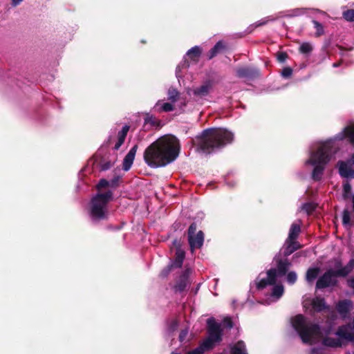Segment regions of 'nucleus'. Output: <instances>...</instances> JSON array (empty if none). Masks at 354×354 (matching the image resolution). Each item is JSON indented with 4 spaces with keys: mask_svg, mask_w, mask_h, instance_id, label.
I'll use <instances>...</instances> for the list:
<instances>
[{
    "mask_svg": "<svg viewBox=\"0 0 354 354\" xmlns=\"http://www.w3.org/2000/svg\"><path fill=\"white\" fill-rule=\"evenodd\" d=\"M290 324L305 344H313L321 342L324 347H341L344 344V340L354 343V333L350 331L348 325L339 327L335 333L338 337L323 338L324 333L321 328L317 324L309 322L302 315L292 317L290 319Z\"/></svg>",
    "mask_w": 354,
    "mask_h": 354,
    "instance_id": "obj_1",
    "label": "nucleus"
},
{
    "mask_svg": "<svg viewBox=\"0 0 354 354\" xmlns=\"http://www.w3.org/2000/svg\"><path fill=\"white\" fill-rule=\"evenodd\" d=\"M345 138H348L350 143L354 145V124L344 127L333 138L319 142L310 147L305 165L313 167L311 177L314 180H322L327 165L335 159V142Z\"/></svg>",
    "mask_w": 354,
    "mask_h": 354,
    "instance_id": "obj_2",
    "label": "nucleus"
},
{
    "mask_svg": "<svg viewBox=\"0 0 354 354\" xmlns=\"http://www.w3.org/2000/svg\"><path fill=\"white\" fill-rule=\"evenodd\" d=\"M180 145L173 135H165L151 143L145 151L144 159L152 168L165 167L179 156Z\"/></svg>",
    "mask_w": 354,
    "mask_h": 354,
    "instance_id": "obj_3",
    "label": "nucleus"
},
{
    "mask_svg": "<svg viewBox=\"0 0 354 354\" xmlns=\"http://www.w3.org/2000/svg\"><path fill=\"white\" fill-rule=\"evenodd\" d=\"M118 181V178L111 181L101 179L97 185L98 193L91 198L88 207V214L92 221L98 222L109 218L108 203L113 199V193L110 189L104 192L103 189L115 187Z\"/></svg>",
    "mask_w": 354,
    "mask_h": 354,
    "instance_id": "obj_4",
    "label": "nucleus"
},
{
    "mask_svg": "<svg viewBox=\"0 0 354 354\" xmlns=\"http://www.w3.org/2000/svg\"><path fill=\"white\" fill-rule=\"evenodd\" d=\"M290 263L286 259L280 260L277 264V267L270 269L265 276L259 274L257 279L256 283L258 289L271 286V293L269 297L268 304L277 301L283 294L284 289L281 285L280 279L283 277L290 266Z\"/></svg>",
    "mask_w": 354,
    "mask_h": 354,
    "instance_id": "obj_5",
    "label": "nucleus"
},
{
    "mask_svg": "<svg viewBox=\"0 0 354 354\" xmlns=\"http://www.w3.org/2000/svg\"><path fill=\"white\" fill-rule=\"evenodd\" d=\"M233 138V133L225 129L212 128L204 130L194 142L202 151L209 153L231 143Z\"/></svg>",
    "mask_w": 354,
    "mask_h": 354,
    "instance_id": "obj_6",
    "label": "nucleus"
},
{
    "mask_svg": "<svg viewBox=\"0 0 354 354\" xmlns=\"http://www.w3.org/2000/svg\"><path fill=\"white\" fill-rule=\"evenodd\" d=\"M336 277L335 270H329L318 279L316 286L317 288H324L334 286L336 283Z\"/></svg>",
    "mask_w": 354,
    "mask_h": 354,
    "instance_id": "obj_7",
    "label": "nucleus"
},
{
    "mask_svg": "<svg viewBox=\"0 0 354 354\" xmlns=\"http://www.w3.org/2000/svg\"><path fill=\"white\" fill-rule=\"evenodd\" d=\"M212 88V83L210 81L205 82L201 86L189 88L187 94L189 96H193L195 98H202L207 96Z\"/></svg>",
    "mask_w": 354,
    "mask_h": 354,
    "instance_id": "obj_8",
    "label": "nucleus"
},
{
    "mask_svg": "<svg viewBox=\"0 0 354 354\" xmlns=\"http://www.w3.org/2000/svg\"><path fill=\"white\" fill-rule=\"evenodd\" d=\"M339 173L346 178H354V167L348 160L337 162Z\"/></svg>",
    "mask_w": 354,
    "mask_h": 354,
    "instance_id": "obj_9",
    "label": "nucleus"
},
{
    "mask_svg": "<svg viewBox=\"0 0 354 354\" xmlns=\"http://www.w3.org/2000/svg\"><path fill=\"white\" fill-rule=\"evenodd\" d=\"M172 245V248L176 249V259L171 267L180 268L185 259V251L180 248V241L177 239L173 241Z\"/></svg>",
    "mask_w": 354,
    "mask_h": 354,
    "instance_id": "obj_10",
    "label": "nucleus"
},
{
    "mask_svg": "<svg viewBox=\"0 0 354 354\" xmlns=\"http://www.w3.org/2000/svg\"><path fill=\"white\" fill-rule=\"evenodd\" d=\"M188 241L191 250L193 252L195 249H199L203 246L204 242V234L200 230L196 235L189 237Z\"/></svg>",
    "mask_w": 354,
    "mask_h": 354,
    "instance_id": "obj_11",
    "label": "nucleus"
},
{
    "mask_svg": "<svg viewBox=\"0 0 354 354\" xmlns=\"http://www.w3.org/2000/svg\"><path fill=\"white\" fill-rule=\"evenodd\" d=\"M138 149V145H135L126 155L123 160V169L128 171L131 168Z\"/></svg>",
    "mask_w": 354,
    "mask_h": 354,
    "instance_id": "obj_12",
    "label": "nucleus"
},
{
    "mask_svg": "<svg viewBox=\"0 0 354 354\" xmlns=\"http://www.w3.org/2000/svg\"><path fill=\"white\" fill-rule=\"evenodd\" d=\"M258 74V71L256 68L250 67H243L236 71V75L239 77L252 78Z\"/></svg>",
    "mask_w": 354,
    "mask_h": 354,
    "instance_id": "obj_13",
    "label": "nucleus"
},
{
    "mask_svg": "<svg viewBox=\"0 0 354 354\" xmlns=\"http://www.w3.org/2000/svg\"><path fill=\"white\" fill-rule=\"evenodd\" d=\"M301 247L300 244L295 240L286 239L284 244L283 254L289 256Z\"/></svg>",
    "mask_w": 354,
    "mask_h": 354,
    "instance_id": "obj_14",
    "label": "nucleus"
},
{
    "mask_svg": "<svg viewBox=\"0 0 354 354\" xmlns=\"http://www.w3.org/2000/svg\"><path fill=\"white\" fill-rule=\"evenodd\" d=\"M354 268V259H351L344 267L335 270L337 277H345L348 275Z\"/></svg>",
    "mask_w": 354,
    "mask_h": 354,
    "instance_id": "obj_15",
    "label": "nucleus"
},
{
    "mask_svg": "<svg viewBox=\"0 0 354 354\" xmlns=\"http://www.w3.org/2000/svg\"><path fill=\"white\" fill-rule=\"evenodd\" d=\"M153 109L157 112H169L174 110V106L169 102H162L159 100L153 106Z\"/></svg>",
    "mask_w": 354,
    "mask_h": 354,
    "instance_id": "obj_16",
    "label": "nucleus"
},
{
    "mask_svg": "<svg viewBox=\"0 0 354 354\" xmlns=\"http://www.w3.org/2000/svg\"><path fill=\"white\" fill-rule=\"evenodd\" d=\"M129 127L127 125H125L122 127V130L118 132V141L115 143L113 149L115 150H118L121 145L124 143V141L125 140V138L127 136V134L129 131Z\"/></svg>",
    "mask_w": 354,
    "mask_h": 354,
    "instance_id": "obj_17",
    "label": "nucleus"
},
{
    "mask_svg": "<svg viewBox=\"0 0 354 354\" xmlns=\"http://www.w3.org/2000/svg\"><path fill=\"white\" fill-rule=\"evenodd\" d=\"M230 354H248L245 345L243 341H239L231 348Z\"/></svg>",
    "mask_w": 354,
    "mask_h": 354,
    "instance_id": "obj_18",
    "label": "nucleus"
},
{
    "mask_svg": "<svg viewBox=\"0 0 354 354\" xmlns=\"http://www.w3.org/2000/svg\"><path fill=\"white\" fill-rule=\"evenodd\" d=\"M311 305L313 306V310L316 312H319L326 308L324 299L318 297L314 298L312 300Z\"/></svg>",
    "mask_w": 354,
    "mask_h": 354,
    "instance_id": "obj_19",
    "label": "nucleus"
},
{
    "mask_svg": "<svg viewBox=\"0 0 354 354\" xmlns=\"http://www.w3.org/2000/svg\"><path fill=\"white\" fill-rule=\"evenodd\" d=\"M352 303L349 300H343L339 301L337 305V309L340 314H346L348 312Z\"/></svg>",
    "mask_w": 354,
    "mask_h": 354,
    "instance_id": "obj_20",
    "label": "nucleus"
},
{
    "mask_svg": "<svg viewBox=\"0 0 354 354\" xmlns=\"http://www.w3.org/2000/svg\"><path fill=\"white\" fill-rule=\"evenodd\" d=\"M301 231V227L299 224L292 223L290 226L288 239L289 240H296L299 232Z\"/></svg>",
    "mask_w": 354,
    "mask_h": 354,
    "instance_id": "obj_21",
    "label": "nucleus"
},
{
    "mask_svg": "<svg viewBox=\"0 0 354 354\" xmlns=\"http://www.w3.org/2000/svg\"><path fill=\"white\" fill-rule=\"evenodd\" d=\"M319 273V269L317 268H309L306 273V280L308 282L313 281L318 276Z\"/></svg>",
    "mask_w": 354,
    "mask_h": 354,
    "instance_id": "obj_22",
    "label": "nucleus"
},
{
    "mask_svg": "<svg viewBox=\"0 0 354 354\" xmlns=\"http://www.w3.org/2000/svg\"><path fill=\"white\" fill-rule=\"evenodd\" d=\"M168 100L171 102H176L178 100L180 94L174 88H169L167 92Z\"/></svg>",
    "mask_w": 354,
    "mask_h": 354,
    "instance_id": "obj_23",
    "label": "nucleus"
},
{
    "mask_svg": "<svg viewBox=\"0 0 354 354\" xmlns=\"http://www.w3.org/2000/svg\"><path fill=\"white\" fill-rule=\"evenodd\" d=\"M342 223L346 227H349L352 225L351 214L348 210L343 212Z\"/></svg>",
    "mask_w": 354,
    "mask_h": 354,
    "instance_id": "obj_24",
    "label": "nucleus"
},
{
    "mask_svg": "<svg viewBox=\"0 0 354 354\" xmlns=\"http://www.w3.org/2000/svg\"><path fill=\"white\" fill-rule=\"evenodd\" d=\"M224 48L222 41H218L209 51V59L214 57L221 50Z\"/></svg>",
    "mask_w": 354,
    "mask_h": 354,
    "instance_id": "obj_25",
    "label": "nucleus"
},
{
    "mask_svg": "<svg viewBox=\"0 0 354 354\" xmlns=\"http://www.w3.org/2000/svg\"><path fill=\"white\" fill-rule=\"evenodd\" d=\"M201 53V50L200 47L198 46H195L192 47V48H190L187 52V55L191 57L192 58H196L200 56Z\"/></svg>",
    "mask_w": 354,
    "mask_h": 354,
    "instance_id": "obj_26",
    "label": "nucleus"
},
{
    "mask_svg": "<svg viewBox=\"0 0 354 354\" xmlns=\"http://www.w3.org/2000/svg\"><path fill=\"white\" fill-rule=\"evenodd\" d=\"M313 47L310 43L304 42L299 46V51L301 53L307 54L312 51Z\"/></svg>",
    "mask_w": 354,
    "mask_h": 354,
    "instance_id": "obj_27",
    "label": "nucleus"
},
{
    "mask_svg": "<svg viewBox=\"0 0 354 354\" xmlns=\"http://www.w3.org/2000/svg\"><path fill=\"white\" fill-rule=\"evenodd\" d=\"M343 17L348 21H354V10H347L343 12Z\"/></svg>",
    "mask_w": 354,
    "mask_h": 354,
    "instance_id": "obj_28",
    "label": "nucleus"
},
{
    "mask_svg": "<svg viewBox=\"0 0 354 354\" xmlns=\"http://www.w3.org/2000/svg\"><path fill=\"white\" fill-rule=\"evenodd\" d=\"M315 207V206L314 204L310 203H306L303 204L301 209L304 210L307 214H310L311 212L314 210Z\"/></svg>",
    "mask_w": 354,
    "mask_h": 354,
    "instance_id": "obj_29",
    "label": "nucleus"
},
{
    "mask_svg": "<svg viewBox=\"0 0 354 354\" xmlns=\"http://www.w3.org/2000/svg\"><path fill=\"white\" fill-rule=\"evenodd\" d=\"M297 279V275L295 272H290L287 274V281L290 284H293Z\"/></svg>",
    "mask_w": 354,
    "mask_h": 354,
    "instance_id": "obj_30",
    "label": "nucleus"
},
{
    "mask_svg": "<svg viewBox=\"0 0 354 354\" xmlns=\"http://www.w3.org/2000/svg\"><path fill=\"white\" fill-rule=\"evenodd\" d=\"M326 348L322 344V346L313 348L310 354H326Z\"/></svg>",
    "mask_w": 354,
    "mask_h": 354,
    "instance_id": "obj_31",
    "label": "nucleus"
},
{
    "mask_svg": "<svg viewBox=\"0 0 354 354\" xmlns=\"http://www.w3.org/2000/svg\"><path fill=\"white\" fill-rule=\"evenodd\" d=\"M313 23L314 24V27L317 30V35H320L324 32L323 26L321 24H319L318 21L313 20Z\"/></svg>",
    "mask_w": 354,
    "mask_h": 354,
    "instance_id": "obj_32",
    "label": "nucleus"
},
{
    "mask_svg": "<svg viewBox=\"0 0 354 354\" xmlns=\"http://www.w3.org/2000/svg\"><path fill=\"white\" fill-rule=\"evenodd\" d=\"M197 226L195 223H192L188 229V238L196 234Z\"/></svg>",
    "mask_w": 354,
    "mask_h": 354,
    "instance_id": "obj_33",
    "label": "nucleus"
},
{
    "mask_svg": "<svg viewBox=\"0 0 354 354\" xmlns=\"http://www.w3.org/2000/svg\"><path fill=\"white\" fill-rule=\"evenodd\" d=\"M292 70L289 67L284 68L281 71V75L286 78L289 77L292 75Z\"/></svg>",
    "mask_w": 354,
    "mask_h": 354,
    "instance_id": "obj_34",
    "label": "nucleus"
},
{
    "mask_svg": "<svg viewBox=\"0 0 354 354\" xmlns=\"http://www.w3.org/2000/svg\"><path fill=\"white\" fill-rule=\"evenodd\" d=\"M344 189V196L347 197V196L350 194L351 190V186L349 183H346L343 185Z\"/></svg>",
    "mask_w": 354,
    "mask_h": 354,
    "instance_id": "obj_35",
    "label": "nucleus"
},
{
    "mask_svg": "<svg viewBox=\"0 0 354 354\" xmlns=\"http://www.w3.org/2000/svg\"><path fill=\"white\" fill-rule=\"evenodd\" d=\"M178 326V322L176 320H173L171 322V324L168 328V331L169 333L174 332V330H176L177 329Z\"/></svg>",
    "mask_w": 354,
    "mask_h": 354,
    "instance_id": "obj_36",
    "label": "nucleus"
},
{
    "mask_svg": "<svg viewBox=\"0 0 354 354\" xmlns=\"http://www.w3.org/2000/svg\"><path fill=\"white\" fill-rule=\"evenodd\" d=\"M273 19H271L270 17H267L265 19H262L255 23V27H258L260 26H263L266 24L269 21H272Z\"/></svg>",
    "mask_w": 354,
    "mask_h": 354,
    "instance_id": "obj_37",
    "label": "nucleus"
},
{
    "mask_svg": "<svg viewBox=\"0 0 354 354\" xmlns=\"http://www.w3.org/2000/svg\"><path fill=\"white\" fill-rule=\"evenodd\" d=\"M145 123H150L153 126H155L157 124L158 122L155 118L148 115L145 118Z\"/></svg>",
    "mask_w": 354,
    "mask_h": 354,
    "instance_id": "obj_38",
    "label": "nucleus"
},
{
    "mask_svg": "<svg viewBox=\"0 0 354 354\" xmlns=\"http://www.w3.org/2000/svg\"><path fill=\"white\" fill-rule=\"evenodd\" d=\"M188 335V330L187 329H185V330H183L180 333V335H179V339L181 342H183L187 337Z\"/></svg>",
    "mask_w": 354,
    "mask_h": 354,
    "instance_id": "obj_39",
    "label": "nucleus"
},
{
    "mask_svg": "<svg viewBox=\"0 0 354 354\" xmlns=\"http://www.w3.org/2000/svg\"><path fill=\"white\" fill-rule=\"evenodd\" d=\"M223 324L227 327V328H232V322L230 319V318L229 317H226L223 320Z\"/></svg>",
    "mask_w": 354,
    "mask_h": 354,
    "instance_id": "obj_40",
    "label": "nucleus"
},
{
    "mask_svg": "<svg viewBox=\"0 0 354 354\" xmlns=\"http://www.w3.org/2000/svg\"><path fill=\"white\" fill-rule=\"evenodd\" d=\"M287 58V55L285 53H280L278 57H277V59L280 62H285V60Z\"/></svg>",
    "mask_w": 354,
    "mask_h": 354,
    "instance_id": "obj_41",
    "label": "nucleus"
},
{
    "mask_svg": "<svg viewBox=\"0 0 354 354\" xmlns=\"http://www.w3.org/2000/svg\"><path fill=\"white\" fill-rule=\"evenodd\" d=\"M186 287V283H178L177 286H176V288L179 290V291H183L185 288Z\"/></svg>",
    "mask_w": 354,
    "mask_h": 354,
    "instance_id": "obj_42",
    "label": "nucleus"
},
{
    "mask_svg": "<svg viewBox=\"0 0 354 354\" xmlns=\"http://www.w3.org/2000/svg\"><path fill=\"white\" fill-rule=\"evenodd\" d=\"M23 0H12V5L13 6H18Z\"/></svg>",
    "mask_w": 354,
    "mask_h": 354,
    "instance_id": "obj_43",
    "label": "nucleus"
},
{
    "mask_svg": "<svg viewBox=\"0 0 354 354\" xmlns=\"http://www.w3.org/2000/svg\"><path fill=\"white\" fill-rule=\"evenodd\" d=\"M180 67L181 66L180 65L176 67V75L177 78L180 77Z\"/></svg>",
    "mask_w": 354,
    "mask_h": 354,
    "instance_id": "obj_44",
    "label": "nucleus"
},
{
    "mask_svg": "<svg viewBox=\"0 0 354 354\" xmlns=\"http://www.w3.org/2000/svg\"><path fill=\"white\" fill-rule=\"evenodd\" d=\"M349 161H351V164L353 165L354 167V153L352 155L351 158H350V160H348Z\"/></svg>",
    "mask_w": 354,
    "mask_h": 354,
    "instance_id": "obj_45",
    "label": "nucleus"
},
{
    "mask_svg": "<svg viewBox=\"0 0 354 354\" xmlns=\"http://www.w3.org/2000/svg\"><path fill=\"white\" fill-rule=\"evenodd\" d=\"M350 326V330L353 329L354 330V318H353V322L351 324V326L350 325H348ZM351 332V330H350Z\"/></svg>",
    "mask_w": 354,
    "mask_h": 354,
    "instance_id": "obj_46",
    "label": "nucleus"
},
{
    "mask_svg": "<svg viewBox=\"0 0 354 354\" xmlns=\"http://www.w3.org/2000/svg\"><path fill=\"white\" fill-rule=\"evenodd\" d=\"M339 65V64L334 63V64H333V67H337Z\"/></svg>",
    "mask_w": 354,
    "mask_h": 354,
    "instance_id": "obj_47",
    "label": "nucleus"
},
{
    "mask_svg": "<svg viewBox=\"0 0 354 354\" xmlns=\"http://www.w3.org/2000/svg\"><path fill=\"white\" fill-rule=\"evenodd\" d=\"M297 13L296 14L297 15H301L302 13V12L301 10H297Z\"/></svg>",
    "mask_w": 354,
    "mask_h": 354,
    "instance_id": "obj_48",
    "label": "nucleus"
}]
</instances>
